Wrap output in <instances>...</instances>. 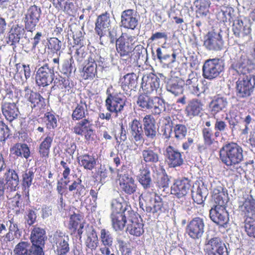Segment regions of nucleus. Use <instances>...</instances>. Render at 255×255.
Here are the masks:
<instances>
[{
  "label": "nucleus",
  "instance_id": "1",
  "mask_svg": "<svg viewBox=\"0 0 255 255\" xmlns=\"http://www.w3.org/2000/svg\"><path fill=\"white\" fill-rule=\"evenodd\" d=\"M238 202L239 210L245 218V231L249 237L255 239V199L245 192Z\"/></svg>",
  "mask_w": 255,
  "mask_h": 255
},
{
  "label": "nucleus",
  "instance_id": "2",
  "mask_svg": "<svg viewBox=\"0 0 255 255\" xmlns=\"http://www.w3.org/2000/svg\"><path fill=\"white\" fill-rule=\"evenodd\" d=\"M136 37L134 36L123 33L116 40V48L120 57L129 56L130 63H137L144 48L139 44L134 45Z\"/></svg>",
  "mask_w": 255,
  "mask_h": 255
},
{
  "label": "nucleus",
  "instance_id": "3",
  "mask_svg": "<svg viewBox=\"0 0 255 255\" xmlns=\"http://www.w3.org/2000/svg\"><path fill=\"white\" fill-rule=\"evenodd\" d=\"M107 97L105 101V106L108 111L106 114L100 113L98 119L109 121L112 118L111 113L118 115L121 113L126 106V97L120 90L113 86L108 88L106 92Z\"/></svg>",
  "mask_w": 255,
  "mask_h": 255
},
{
  "label": "nucleus",
  "instance_id": "4",
  "mask_svg": "<svg viewBox=\"0 0 255 255\" xmlns=\"http://www.w3.org/2000/svg\"><path fill=\"white\" fill-rule=\"evenodd\" d=\"M219 157L227 166L235 167L244 160L243 148L236 142H228L220 149Z\"/></svg>",
  "mask_w": 255,
  "mask_h": 255
},
{
  "label": "nucleus",
  "instance_id": "5",
  "mask_svg": "<svg viewBox=\"0 0 255 255\" xmlns=\"http://www.w3.org/2000/svg\"><path fill=\"white\" fill-rule=\"evenodd\" d=\"M59 61L58 56L52 60L55 66H50L48 63H45L38 69L35 74V81L39 87H44L52 83L55 77V68L59 67Z\"/></svg>",
  "mask_w": 255,
  "mask_h": 255
},
{
  "label": "nucleus",
  "instance_id": "6",
  "mask_svg": "<svg viewBox=\"0 0 255 255\" xmlns=\"http://www.w3.org/2000/svg\"><path fill=\"white\" fill-rule=\"evenodd\" d=\"M237 95L241 98L251 96L255 88V75H242L239 76L236 82Z\"/></svg>",
  "mask_w": 255,
  "mask_h": 255
},
{
  "label": "nucleus",
  "instance_id": "7",
  "mask_svg": "<svg viewBox=\"0 0 255 255\" xmlns=\"http://www.w3.org/2000/svg\"><path fill=\"white\" fill-rule=\"evenodd\" d=\"M224 70V64L220 58L206 60L202 67V76L206 79L212 80L219 76Z\"/></svg>",
  "mask_w": 255,
  "mask_h": 255
},
{
  "label": "nucleus",
  "instance_id": "8",
  "mask_svg": "<svg viewBox=\"0 0 255 255\" xmlns=\"http://www.w3.org/2000/svg\"><path fill=\"white\" fill-rule=\"evenodd\" d=\"M144 92L139 95L137 104L143 109H151L154 114H159L162 108V100L159 97L153 96L150 97Z\"/></svg>",
  "mask_w": 255,
  "mask_h": 255
},
{
  "label": "nucleus",
  "instance_id": "9",
  "mask_svg": "<svg viewBox=\"0 0 255 255\" xmlns=\"http://www.w3.org/2000/svg\"><path fill=\"white\" fill-rule=\"evenodd\" d=\"M141 88L146 94L159 97L162 95V88L160 86V79L154 74L145 75L142 77Z\"/></svg>",
  "mask_w": 255,
  "mask_h": 255
},
{
  "label": "nucleus",
  "instance_id": "10",
  "mask_svg": "<svg viewBox=\"0 0 255 255\" xmlns=\"http://www.w3.org/2000/svg\"><path fill=\"white\" fill-rule=\"evenodd\" d=\"M53 240V249L56 255H67L70 252V239L65 233L57 231L54 234Z\"/></svg>",
  "mask_w": 255,
  "mask_h": 255
},
{
  "label": "nucleus",
  "instance_id": "11",
  "mask_svg": "<svg viewBox=\"0 0 255 255\" xmlns=\"http://www.w3.org/2000/svg\"><path fill=\"white\" fill-rule=\"evenodd\" d=\"M42 14L40 7L35 4L30 5L24 14L23 21L24 27L27 31H34L39 23Z\"/></svg>",
  "mask_w": 255,
  "mask_h": 255
},
{
  "label": "nucleus",
  "instance_id": "12",
  "mask_svg": "<svg viewBox=\"0 0 255 255\" xmlns=\"http://www.w3.org/2000/svg\"><path fill=\"white\" fill-rule=\"evenodd\" d=\"M145 210L147 213H155L162 211L163 203L161 197L154 192L145 191L143 195Z\"/></svg>",
  "mask_w": 255,
  "mask_h": 255
},
{
  "label": "nucleus",
  "instance_id": "13",
  "mask_svg": "<svg viewBox=\"0 0 255 255\" xmlns=\"http://www.w3.org/2000/svg\"><path fill=\"white\" fill-rule=\"evenodd\" d=\"M127 216L128 223L126 231L131 235L139 237L144 233L143 224L140 216L134 211H128Z\"/></svg>",
  "mask_w": 255,
  "mask_h": 255
},
{
  "label": "nucleus",
  "instance_id": "14",
  "mask_svg": "<svg viewBox=\"0 0 255 255\" xmlns=\"http://www.w3.org/2000/svg\"><path fill=\"white\" fill-rule=\"evenodd\" d=\"M47 239L46 232L43 228L34 226L31 230L30 240L32 246L36 249V254L44 255L43 248Z\"/></svg>",
  "mask_w": 255,
  "mask_h": 255
},
{
  "label": "nucleus",
  "instance_id": "15",
  "mask_svg": "<svg viewBox=\"0 0 255 255\" xmlns=\"http://www.w3.org/2000/svg\"><path fill=\"white\" fill-rule=\"evenodd\" d=\"M205 248L206 255H229L225 244L218 237L208 240L205 244Z\"/></svg>",
  "mask_w": 255,
  "mask_h": 255
},
{
  "label": "nucleus",
  "instance_id": "16",
  "mask_svg": "<svg viewBox=\"0 0 255 255\" xmlns=\"http://www.w3.org/2000/svg\"><path fill=\"white\" fill-rule=\"evenodd\" d=\"M204 219L196 217L189 222L186 226V232L190 238L196 240L201 238L204 233Z\"/></svg>",
  "mask_w": 255,
  "mask_h": 255
},
{
  "label": "nucleus",
  "instance_id": "17",
  "mask_svg": "<svg viewBox=\"0 0 255 255\" xmlns=\"http://www.w3.org/2000/svg\"><path fill=\"white\" fill-rule=\"evenodd\" d=\"M119 181V189L123 195L131 196L136 193L138 189L137 184L130 175H121Z\"/></svg>",
  "mask_w": 255,
  "mask_h": 255
},
{
  "label": "nucleus",
  "instance_id": "18",
  "mask_svg": "<svg viewBox=\"0 0 255 255\" xmlns=\"http://www.w3.org/2000/svg\"><path fill=\"white\" fill-rule=\"evenodd\" d=\"M222 35L214 30L209 31L204 36V46L208 50L218 51L224 47Z\"/></svg>",
  "mask_w": 255,
  "mask_h": 255
},
{
  "label": "nucleus",
  "instance_id": "19",
  "mask_svg": "<svg viewBox=\"0 0 255 255\" xmlns=\"http://www.w3.org/2000/svg\"><path fill=\"white\" fill-rule=\"evenodd\" d=\"M97 56L96 54L91 53L85 60L81 72L84 79L93 80L97 75Z\"/></svg>",
  "mask_w": 255,
  "mask_h": 255
},
{
  "label": "nucleus",
  "instance_id": "20",
  "mask_svg": "<svg viewBox=\"0 0 255 255\" xmlns=\"http://www.w3.org/2000/svg\"><path fill=\"white\" fill-rule=\"evenodd\" d=\"M139 18L136 12L132 9L124 10L121 13V26L134 30L138 25Z\"/></svg>",
  "mask_w": 255,
  "mask_h": 255
},
{
  "label": "nucleus",
  "instance_id": "21",
  "mask_svg": "<svg viewBox=\"0 0 255 255\" xmlns=\"http://www.w3.org/2000/svg\"><path fill=\"white\" fill-rule=\"evenodd\" d=\"M191 187V181L186 177L179 178L174 180L171 187V193L178 198L187 195Z\"/></svg>",
  "mask_w": 255,
  "mask_h": 255
},
{
  "label": "nucleus",
  "instance_id": "22",
  "mask_svg": "<svg viewBox=\"0 0 255 255\" xmlns=\"http://www.w3.org/2000/svg\"><path fill=\"white\" fill-rule=\"evenodd\" d=\"M165 155L167 163L170 168L180 167L184 163L182 153L171 145L166 148Z\"/></svg>",
  "mask_w": 255,
  "mask_h": 255
},
{
  "label": "nucleus",
  "instance_id": "23",
  "mask_svg": "<svg viewBox=\"0 0 255 255\" xmlns=\"http://www.w3.org/2000/svg\"><path fill=\"white\" fill-rule=\"evenodd\" d=\"M111 23L110 13L108 11L102 13L98 16L96 21L95 27L96 33L100 37H103L107 31L110 30Z\"/></svg>",
  "mask_w": 255,
  "mask_h": 255
},
{
  "label": "nucleus",
  "instance_id": "24",
  "mask_svg": "<svg viewBox=\"0 0 255 255\" xmlns=\"http://www.w3.org/2000/svg\"><path fill=\"white\" fill-rule=\"evenodd\" d=\"M85 221L83 216L74 213L70 215L68 223V229L71 235L77 234L81 238L83 233Z\"/></svg>",
  "mask_w": 255,
  "mask_h": 255
},
{
  "label": "nucleus",
  "instance_id": "25",
  "mask_svg": "<svg viewBox=\"0 0 255 255\" xmlns=\"http://www.w3.org/2000/svg\"><path fill=\"white\" fill-rule=\"evenodd\" d=\"M231 68L238 74L239 76L254 75L251 73L254 69V65L252 61L248 58H243L241 57L237 62L232 64Z\"/></svg>",
  "mask_w": 255,
  "mask_h": 255
},
{
  "label": "nucleus",
  "instance_id": "26",
  "mask_svg": "<svg viewBox=\"0 0 255 255\" xmlns=\"http://www.w3.org/2000/svg\"><path fill=\"white\" fill-rule=\"evenodd\" d=\"M232 30L236 37L242 39L248 37L249 38L251 32V24L247 20L238 18L234 21Z\"/></svg>",
  "mask_w": 255,
  "mask_h": 255
},
{
  "label": "nucleus",
  "instance_id": "27",
  "mask_svg": "<svg viewBox=\"0 0 255 255\" xmlns=\"http://www.w3.org/2000/svg\"><path fill=\"white\" fill-rule=\"evenodd\" d=\"M210 217L214 223L223 226L228 221V214L226 206H214L210 210Z\"/></svg>",
  "mask_w": 255,
  "mask_h": 255
},
{
  "label": "nucleus",
  "instance_id": "28",
  "mask_svg": "<svg viewBox=\"0 0 255 255\" xmlns=\"http://www.w3.org/2000/svg\"><path fill=\"white\" fill-rule=\"evenodd\" d=\"M111 214H127L128 216V211H133L129 202L125 201L123 198L113 199L111 203Z\"/></svg>",
  "mask_w": 255,
  "mask_h": 255
},
{
  "label": "nucleus",
  "instance_id": "29",
  "mask_svg": "<svg viewBox=\"0 0 255 255\" xmlns=\"http://www.w3.org/2000/svg\"><path fill=\"white\" fill-rule=\"evenodd\" d=\"M1 112L5 119L10 123L16 120L19 114L18 108L14 102L3 103L1 105Z\"/></svg>",
  "mask_w": 255,
  "mask_h": 255
},
{
  "label": "nucleus",
  "instance_id": "30",
  "mask_svg": "<svg viewBox=\"0 0 255 255\" xmlns=\"http://www.w3.org/2000/svg\"><path fill=\"white\" fill-rule=\"evenodd\" d=\"M8 221L10 223L8 231L5 235L1 236L0 238L1 245L4 246H7L9 243L13 241L20 232L18 225L14 222L13 218H11Z\"/></svg>",
  "mask_w": 255,
  "mask_h": 255
},
{
  "label": "nucleus",
  "instance_id": "31",
  "mask_svg": "<svg viewBox=\"0 0 255 255\" xmlns=\"http://www.w3.org/2000/svg\"><path fill=\"white\" fill-rule=\"evenodd\" d=\"M24 33V29L22 25L13 23L7 34V44L14 45L19 42Z\"/></svg>",
  "mask_w": 255,
  "mask_h": 255
},
{
  "label": "nucleus",
  "instance_id": "32",
  "mask_svg": "<svg viewBox=\"0 0 255 255\" xmlns=\"http://www.w3.org/2000/svg\"><path fill=\"white\" fill-rule=\"evenodd\" d=\"M203 104L198 99H193L189 101L185 109L186 116L190 118L198 116L203 111Z\"/></svg>",
  "mask_w": 255,
  "mask_h": 255
},
{
  "label": "nucleus",
  "instance_id": "33",
  "mask_svg": "<svg viewBox=\"0 0 255 255\" xmlns=\"http://www.w3.org/2000/svg\"><path fill=\"white\" fill-rule=\"evenodd\" d=\"M143 129L147 138L153 139L156 136L155 121L152 116L146 115L143 119Z\"/></svg>",
  "mask_w": 255,
  "mask_h": 255
},
{
  "label": "nucleus",
  "instance_id": "34",
  "mask_svg": "<svg viewBox=\"0 0 255 255\" xmlns=\"http://www.w3.org/2000/svg\"><path fill=\"white\" fill-rule=\"evenodd\" d=\"M228 102L226 98L220 95L214 97L213 100L209 104V108L211 113L216 115L226 109Z\"/></svg>",
  "mask_w": 255,
  "mask_h": 255
},
{
  "label": "nucleus",
  "instance_id": "35",
  "mask_svg": "<svg viewBox=\"0 0 255 255\" xmlns=\"http://www.w3.org/2000/svg\"><path fill=\"white\" fill-rule=\"evenodd\" d=\"M129 130L132 139L134 142H141L143 140V130L139 120L134 119L129 123Z\"/></svg>",
  "mask_w": 255,
  "mask_h": 255
},
{
  "label": "nucleus",
  "instance_id": "36",
  "mask_svg": "<svg viewBox=\"0 0 255 255\" xmlns=\"http://www.w3.org/2000/svg\"><path fill=\"white\" fill-rule=\"evenodd\" d=\"M25 98L30 103V106L32 109L36 108L40 110L46 106L45 99L38 92L30 91V93L26 94Z\"/></svg>",
  "mask_w": 255,
  "mask_h": 255
},
{
  "label": "nucleus",
  "instance_id": "37",
  "mask_svg": "<svg viewBox=\"0 0 255 255\" xmlns=\"http://www.w3.org/2000/svg\"><path fill=\"white\" fill-rule=\"evenodd\" d=\"M5 185L10 191H14L19 183V177L16 172L11 169H8L4 173Z\"/></svg>",
  "mask_w": 255,
  "mask_h": 255
},
{
  "label": "nucleus",
  "instance_id": "38",
  "mask_svg": "<svg viewBox=\"0 0 255 255\" xmlns=\"http://www.w3.org/2000/svg\"><path fill=\"white\" fill-rule=\"evenodd\" d=\"M137 80V77L135 73H128L120 79L121 88L125 91L132 90L136 87Z\"/></svg>",
  "mask_w": 255,
  "mask_h": 255
},
{
  "label": "nucleus",
  "instance_id": "39",
  "mask_svg": "<svg viewBox=\"0 0 255 255\" xmlns=\"http://www.w3.org/2000/svg\"><path fill=\"white\" fill-rule=\"evenodd\" d=\"M87 115H88V105L83 99H81L73 110L71 115L72 119L73 121H80L86 119Z\"/></svg>",
  "mask_w": 255,
  "mask_h": 255
},
{
  "label": "nucleus",
  "instance_id": "40",
  "mask_svg": "<svg viewBox=\"0 0 255 255\" xmlns=\"http://www.w3.org/2000/svg\"><path fill=\"white\" fill-rule=\"evenodd\" d=\"M110 219L112 227L116 232L123 231L128 221L127 214H111Z\"/></svg>",
  "mask_w": 255,
  "mask_h": 255
},
{
  "label": "nucleus",
  "instance_id": "41",
  "mask_svg": "<svg viewBox=\"0 0 255 255\" xmlns=\"http://www.w3.org/2000/svg\"><path fill=\"white\" fill-rule=\"evenodd\" d=\"M79 165L87 170L92 171L97 165V158L93 155L85 153L77 157Z\"/></svg>",
  "mask_w": 255,
  "mask_h": 255
},
{
  "label": "nucleus",
  "instance_id": "42",
  "mask_svg": "<svg viewBox=\"0 0 255 255\" xmlns=\"http://www.w3.org/2000/svg\"><path fill=\"white\" fill-rule=\"evenodd\" d=\"M53 138L49 135L46 136L39 144L38 152L40 158L47 160L49 157L50 148L53 142Z\"/></svg>",
  "mask_w": 255,
  "mask_h": 255
},
{
  "label": "nucleus",
  "instance_id": "43",
  "mask_svg": "<svg viewBox=\"0 0 255 255\" xmlns=\"http://www.w3.org/2000/svg\"><path fill=\"white\" fill-rule=\"evenodd\" d=\"M34 177V172L32 169L26 170L22 175V188L23 194L29 199V188L32 185Z\"/></svg>",
  "mask_w": 255,
  "mask_h": 255
},
{
  "label": "nucleus",
  "instance_id": "44",
  "mask_svg": "<svg viewBox=\"0 0 255 255\" xmlns=\"http://www.w3.org/2000/svg\"><path fill=\"white\" fill-rule=\"evenodd\" d=\"M86 251L93 254L99 245V240L96 230L92 228V231L87 234L85 242Z\"/></svg>",
  "mask_w": 255,
  "mask_h": 255
},
{
  "label": "nucleus",
  "instance_id": "45",
  "mask_svg": "<svg viewBox=\"0 0 255 255\" xmlns=\"http://www.w3.org/2000/svg\"><path fill=\"white\" fill-rule=\"evenodd\" d=\"M55 85H56L62 92L68 94L74 93L75 84L73 81L68 78L60 76L56 78L54 81Z\"/></svg>",
  "mask_w": 255,
  "mask_h": 255
},
{
  "label": "nucleus",
  "instance_id": "46",
  "mask_svg": "<svg viewBox=\"0 0 255 255\" xmlns=\"http://www.w3.org/2000/svg\"><path fill=\"white\" fill-rule=\"evenodd\" d=\"M139 173L137 176L138 180L144 189L149 188L151 183L150 171L147 164L142 166L139 169Z\"/></svg>",
  "mask_w": 255,
  "mask_h": 255
},
{
  "label": "nucleus",
  "instance_id": "47",
  "mask_svg": "<svg viewBox=\"0 0 255 255\" xmlns=\"http://www.w3.org/2000/svg\"><path fill=\"white\" fill-rule=\"evenodd\" d=\"M10 152L17 157H23L26 159L28 158L30 155L29 147L26 143L14 144L10 148Z\"/></svg>",
  "mask_w": 255,
  "mask_h": 255
},
{
  "label": "nucleus",
  "instance_id": "48",
  "mask_svg": "<svg viewBox=\"0 0 255 255\" xmlns=\"http://www.w3.org/2000/svg\"><path fill=\"white\" fill-rule=\"evenodd\" d=\"M93 126L92 121L89 118L84 119L76 123L72 130L75 134L83 136Z\"/></svg>",
  "mask_w": 255,
  "mask_h": 255
},
{
  "label": "nucleus",
  "instance_id": "49",
  "mask_svg": "<svg viewBox=\"0 0 255 255\" xmlns=\"http://www.w3.org/2000/svg\"><path fill=\"white\" fill-rule=\"evenodd\" d=\"M202 135L203 142L208 145H213L218 143L217 137L219 135L218 132H214L212 128H203Z\"/></svg>",
  "mask_w": 255,
  "mask_h": 255
},
{
  "label": "nucleus",
  "instance_id": "50",
  "mask_svg": "<svg viewBox=\"0 0 255 255\" xmlns=\"http://www.w3.org/2000/svg\"><path fill=\"white\" fill-rule=\"evenodd\" d=\"M212 197L216 204L215 206H226L228 201V193L224 191L223 188L220 187L214 188Z\"/></svg>",
  "mask_w": 255,
  "mask_h": 255
},
{
  "label": "nucleus",
  "instance_id": "51",
  "mask_svg": "<svg viewBox=\"0 0 255 255\" xmlns=\"http://www.w3.org/2000/svg\"><path fill=\"white\" fill-rule=\"evenodd\" d=\"M183 81L180 78L171 79L167 83V89L177 96L183 93Z\"/></svg>",
  "mask_w": 255,
  "mask_h": 255
},
{
  "label": "nucleus",
  "instance_id": "52",
  "mask_svg": "<svg viewBox=\"0 0 255 255\" xmlns=\"http://www.w3.org/2000/svg\"><path fill=\"white\" fill-rule=\"evenodd\" d=\"M141 154L145 163L154 164L159 161L160 156L156 150L146 148L142 151Z\"/></svg>",
  "mask_w": 255,
  "mask_h": 255
},
{
  "label": "nucleus",
  "instance_id": "53",
  "mask_svg": "<svg viewBox=\"0 0 255 255\" xmlns=\"http://www.w3.org/2000/svg\"><path fill=\"white\" fill-rule=\"evenodd\" d=\"M109 169L110 171L105 166L101 165L99 167L96 172V177L99 178L100 182L105 183L110 179H113V174L115 172V170L111 167L109 168Z\"/></svg>",
  "mask_w": 255,
  "mask_h": 255
},
{
  "label": "nucleus",
  "instance_id": "54",
  "mask_svg": "<svg viewBox=\"0 0 255 255\" xmlns=\"http://www.w3.org/2000/svg\"><path fill=\"white\" fill-rule=\"evenodd\" d=\"M156 52L157 58L160 63L168 66L176 61L177 55L175 52H173L171 55L167 53L163 54L160 47L157 48Z\"/></svg>",
  "mask_w": 255,
  "mask_h": 255
},
{
  "label": "nucleus",
  "instance_id": "55",
  "mask_svg": "<svg viewBox=\"0 0 255 255\" xmlns=\"http://www.w3.org/2000/svg\"><path fill=\"white\" fill-rule=\"evenodd\" d=\"M185 85L186 89L190 93L199 95V88L198 87V80L196 77L189 75Z\"/></svg>",
  "mask_w": 255,
  "mask_h": 255
},
{
  "label": "nucleus",
  "instance_id": "56",
  "mask_svg": "<svg viewBox=\"0 0 255 255\" xmlns=\"http://www.w3.org/2000/svg\"><path fill=\"white\" fill-rule=\"evenodd\" d=\"M174 138L177 140L184 139L188 132L187 127L182 124H176L173 126Z\"/></svg>",
  "mask_w": 255,
  "mask_h": 255
},
{
  "label": "nucleus",
  "instance_id": "57",
  "mask_svg": "<svg viewBox=\"0 0 255 255\" xmlns=\"http://www.w3.org/2000/svg\"><path fill=\"white\" fill-rule=\"evenodd\" d=\"M210 2L206 0H197L195 1L196 13L199 16H206L209 12Z\"/></svg>",
  "mask_w": 255,
  "mask_h": 255
},
{
  "label": "nucleus",
  "instance_id": "58",
  "mask_svg": "<svg viewBox=\"0 0 255 255\" xmlns=\"http://www.w3.org/2000/svg\"><path fill=\"white\" fill-rule=\"evenodd\" d=\"M100 239L104 246H112L113 238L110 232L106 229H102L100 231Z\"/></svg>",
  "mask_w": 255,
  "mask_h": 255
},
{
  "label": "nucleus",
  "instance_id": "59",
  "mask_svg": "<svg viewBox=\"0 0 255 255\" xmlns=\"http://www.w3.org/2000/svg\"><path fill=\"white\" fill-rule=\"evenodd\" d=\"M76 70L73 57L66 60L62 65L61 72L67 76H70L72 73H75Z\"/></svg>",
  "mask_w": 255,
  "mask_h": 255
},
{
  "label": "nucleus",
  "instance_id": "60",
  "mask_svg": "<svg viewBox=\"0 0 255 255\" xmlns=\"http://www.w3.org/2000/svg\"><path fill=\"white\" fill-rule=\"evenodd\" d=\"M46 128L53 129L57 126V120L54 114L51 112H47L44 115Z\"/></svg>",
  "mask_w": 255,
  "mask_h": 255
},
{
  "label": "nucleus",
  "instance_id": "61",
  "mask_svg": "<svg viewBox=\"0 0 255 255\" xmlns=\"http://www.w3.org/2000/svg\"><path fill=\"white\" fill-rule=\"evenodd\" d=\"M77 6L72 0H68L61 11L69 16H74L77 12Z\"/></svg>",
  "mask_w": 255,
  "mask_h": 255
},
{
  "label": "nucleus",
  "instance_id": "62",
  "mask_svg": "<svg viewBox=\"0 0 255 255\" xmlns=\"http://www.w3.org/2000/svg\"><path fill=\"white\" fill-rule=\"evenodd\" d=\"M68 189L70 192L76 190V194L81 195L85 191V188L82 183L81 179L78 178L69 186Z\"/></svg>",
  "mask_w": 255,
  "mask_h": 255
},
{
  "label": "nucleus",
  "instance_id": "63",
  "mask_svg": "<svg viewBox=\"0 0 255 255\" xmlns=\"http://www.w3.org/2000/svg\"><path fill=\"white\" fill-rule=\"evenodd\" d=\"M61 41L57 38L52 37L48 41V48L53 53H57L61 48Z\"/></svg>",
  "mask_w": 255,
  "mask_h": 255
},
{
  "label": "nucleus",
  "instance_id": "64",
  "mask_svg": "<svg viewBox=\"0 0 255 255\" xmlns=\"http://www.w3.org/2000/svg\"><path fill=\"white\" fill-rule=\"evenodd\" d=\"M10 135V129L4 122L0 121V141H4Z\"/></svg>",
  "mask_w": 255,
  "mask_h": 255
}]
</instances>
